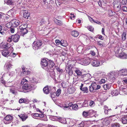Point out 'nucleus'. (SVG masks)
Returning a JSON list of instances; mask_svg holds the SVG:
<instances>
[{"label": "nucleus", "mask_w": 127, "mask_h": 127, "mask_svg": "<svg viewBox=\"0 0 127 127\" xmlns=\"http://www.w3.org/2000/svg\"><path fill=\"white\" fill-rule=\"evenodd\" d=\"M101 87L100 86L95 82H93L89 86V91L91 93H94L95 91L99 89Z\"/></svg>", "instance_id": "nucleus-1"}, {"label": "nucleus", "mask_w": 127, "mask_h": 127, "mask_svg": "<svg viewBox=\"0 0 127 127\" xmlns=\"http://www.w3.org/2000/svg\"><path fill=\"white\" fill-rule=\"evenodd\" d=\"M42 45V43L41 40H38L34 41L33 43L32 47L33 49H39Z\"/></svg>", "instance_id": "nucleus-2"}, {"label": "nucleus", "mask_w": 127, "mask_h": 127, "mask_svg": "<svg viewBox=\"0 0 127 127\" xmlns=\"http://www.w3.org/2000/svg\"><path fill=\"white\" fill-rule=\"evenodd\" d=\"M12 118V116L9 115H7L4 118V123L6 124H9L11 123Z\"/></svg>", "instance_id": "nucleus-3"}, {"label": "nucleus", "mask_w": 127, "mask_h": 127, "mask_svg": "<svg viewBox=\"0 0 127 127\" xmlns=\"http://www.w3.org/2000/svg\"><path fill=\"white\" fill-rule=\"evenodd\" d=\"M32 88V86L27 84H24L23 86L22 89L24 91L28 92L31 90Z\"/></svg>", "instance_id": "nucleus-4"}, {"label": "nucleus", "mask_w": 127, "mask_h": 127, "mask_svg": "<svg viewBox=\"0 0 127 127\" xmlns=\"http://www.w3.org/2000/svg\"><path fill=\"white\" fill-rule=\"evenodd\" d=\"M115 56L117 57L122 59H126L127 58V54L124 52H121L119 54L116 53Z\"/></svg>", "instance_id": "nucleus-5"}, {"label": "nucleus", "mask_w": 127, "mask_h": 127, "mask_svg": "<svg viewBox=\"0 0 127 127\" xmlns=\"http://www.w3.org/2000/svg\"><path fill=\"white\" fill-rule=\"evenodd\" d=\"M21 12L23 13L24 17L28 19V17H30V13L27 10H22L21 11Z\"/></svg>", "instance_id": "nucleus-6"}, {"label": "nucleus", "mask_w": 127, "mask_h": 127, "mask_svg": "<svg viewBox=\"0 0 127 127\" xmlns=\"http://www.w3.org/2000/svg\"><path fill=\"white\" fill-rule=\"evenodd\" d=\"M20 23L19 21L17 19L13 20L11 21L12 26L13 27H16L19 25Z\"/></svg>", "instance_id": "nucleus-7"}, {"label": "nucleus", "mask_w": 127, "mask_h": 127, "mask_svg": "<svg viewBox=\"0 0 127 127\" xmlns=\"http://www.w3.org/2000/svg\"><path fill=\"white\" fill-rule=\"evenodd\" d=\"M20 38V36L18 34H16L14 35H12L11 38H12V40L14 42H17L19 40Z\"/></svg>", "instance_id": "nucleus-8"}, {"label": "nucleus", "mask_w": 127, "mask_h": 127, "mask_svg": "<svg viewBox=\"0 0 127 127\" xmlns=\"http://www.w3.org/2000/svg\"><path fill=\"white\" fill-rule=\"evenodd\" d=\"M41 62L43 63H45V64H53L54 62L53 61L51 60H49L46 58H43V59L41 61Z\"/></svg>", "instance_id": "nucleus-9"}, {"label": "nucleus", "mask_w": 127, "mask_h": 127, "mask_svg": "<svg viewBox=\"0 0 127 127\" xmlns=\"http://www.w3.org/2000/svg\"><path fill=\"white\" fill-rule=\"evenodd\" d=\"M39 118L42 120L46 121L47 120L46 115L43 114H39Z\"/></svg>", "instance_id": "nucleus-10"}, {"label": "nucleus", "mask_w": 127, "mask_h": 127, "mask_svg": "<svg viewBox=\"0 0 127 127\" xmlns=\"http://www.w3.org/2000/svg\"><path fill=\"white\" fill-rule=\"evenodd\" d=\"M22 121H24L28 118V116L26 114H22L19 115Z\"/></svg>", "instance_id": "nucleus-11"}, {"label": "nucleus", "mask_w": 127, "mask_h": 127, "mask_svg": "<svg viewBox=\"0 0 127 127\" xmlns=\"http://www.w3.org/2000/svg\"><path fill=\"white\" fill-rule=\"evenodd\" d=\"M119 74L121 75H127V69H123L119 71Z\"/></svg>", "instance_id": "nucleus-12"}, {"label": "nucleus", "mask_w": 127, "mask_h": 127, "mask_svg": "<svg viewBox=\"0 0 127 127\" xmlns=\"http://www.w3.org/2000/svg\"><path fill=\"white\" fill-rule=\"evenodd\" d=\"M26 78L28 79L29 80L28 81L30 82V83H36V79L35 78H29L28 77H27Z\"/></svg>", "instance_id": "nucleus-13"}, {"label": "nucleus", "mask_w": 127, "mask_h": 127, "mask_svg": "<svg viewBox=\"0 0 127 127\" xmlns=\"http://www.w3.org/2000/svg\"><path fill=\"white\" fill-rule=\"evenodd\" d=\"M71 64H67L65 67V70L66 71H68V72H70L71 69L72 68Z\"/></svg>", "instance_id": "nucleus-14"}, {"label": "nucleus", "mask_w": 127, "mask_h": 127, "mask_svg": "<svg viewBox=\"0 0 127 127\" xmlns=\"http://www.w3.org/2000/svg\"><path fill=\"white\" fill-rule=\"evenodd\" d=\"M122 123L124 124H127V116H124L122 118Z\"/></svg>", "instance_id": "nucleus-15"}, {"label": "nucleus", "mask_w": 127, "mask_h": 127, "mask_svg": "<svg viewBox=\"0 0 127 127\" xmlns=\"http://www.w3.org/2000/svg\"><path fill=\"white\" fill-rule=\"evenodd\" d=\"M9 53L8 50H3L2 51V54L5 57L8 56Z\"/></svg>", "instance_id": "nucleus-16"}, {"label": "nucleus", "mask_w": 127, "mask_h": 127, "mask_svg": "<svg viewBox=\"0 0 127 127\" xmlns=\"http://www.w3.org/2000/svg\"><path fill=\"white\" fill-rule=\"evenodd\" d=\"M43 90L44 93L46 94H48L49 93L50 91L48 86H47L44 88Z\"/></svg>", "instance_id": "nucleus-17"}, {"label": "nucleus", "mask_w": 127, "mask_h": 127, "mask_svg": "<svg viewBox=\"0 0 127 127\" xmlns=\"http://www.w3.org/2000/svg\"><path fill=\"white\" fill-rule=\"evenodd\" d=\"M110 123V121L107 119V118H106L102 122L103 124L104 125L107 126Z\"/></svg>", "instance_id": "nucleus-18"}, {"label": "nucleus", "mask_w": 127, "mask_h": 127, "mask_svg": "<svg viewBox=\"0 0 127 127\" xmlns=\"http://www.w3.org/2000/svg\"><path fill=\"white\" fill-rule=\"evenodd\" d=\"M71 34L73 36L75 37H77L79 34L78 32L75 30L71 32Z\"/></svg>", "instance_id": "nucleus-19"}, {"label": "nucleus", "mask_w": 127, "mask_h": 127, "mask_svg": "<svg viewBox=\"0 0 127 127\" xmlns=\"http://www.w3.org/2000/svg\"><path fill=\"white\" fill-rule=\"evenodd\" d=\"M104 112L105 114H108L109 112H110L111 110L108 109V107L106 106H105L104 107Z\"/></svg>", "instance_id": "nucleus-20"}, {"label": "nucleus", "mask_w": 127, "mask_h": 127, "mask_svg": "<svg viewBox=\"0 0 127 127\" xmlns=\"http://www.w3.org/2000/svg\"><path fill=\"white\" fill-rule=\"evenodd\" d=\"M27 24H22L19 27V29L21 30L25 29L27 28Z\"/></svg>", "instance_id": "nucleus-21"}, {"label": "nucleus", "mask_w": 127, "mask_h": 127, "mask_svg": "<svg viewBox=\"0 0 127 127\" xmlns=\"http://www.w3.org/2000/svg\"><path fill=\"white\" fill-rule=\"evenodd\" d=\"M30 73V71L28 70H26L25 71H24L23 72H21V75L22 76H24L28 75Z\"/></svg>", "instance_id": "nucleus-22"}, {"label": "nucleus", "mask_w": 127, "mask_h": 127, "mask_svg": "<svg viewBox=\"0 0 127 127\" xmlns=\"http://www.w3.org/2000/svg\"><path fill=\"white\" fill-rule=\"evenodd\" d=\"M20 31L21 32V35L24 36V35L28 32V31L26 29L23 30H21Z\"/></svg>", "instance_id": "nucleus-23"}, {"label": "nucleus", "mask_w": 127, "mask_h": 127, "mask_svg": "<svg viewBox=\"0 0 127 127\" xmlns=\"http://www.w3.org/2000/svg\"><path fill=\"white\" fill-rule=\"evenodd\" d=\"M28 78H27V79L24 78L21 81V84H27V83L29 82L28 80Z\"/></svg>", "instance_id": "nucleus-24"}, {"label": "nucleus", "mask_w": 127, "mask_h": 127, "mask_svg": "<svg viewBox=\"0 0 127 127\" xmlns=\"http://www.w3.org/2000/svg\"><path fill=\"white\" fill-rule=\"evenodd\" d=\"M71 107H72L73 109L76 110L78 109V105L76 104H74L72 103V105H71Z\"/></svg>", "instance_id": "nucleus-25"}, {"label": "nucleus", "mask_w": 127, "mask_h": 127, "mask_svg": "<svg viewBox=\"0 0 127 127\" xmlns=\"http://www.w3.org/2000/svg\"><path fill=\"white\" fill-rule=\"evenodd\" d=\"M81 90L83 91L84 93H88L89 92L88 89L86 87H83Z\"/></svg>", "instance_id": "nucleus-26"}, {"label": "nucleus", "mask_w": 127, "mask_h": 127, "mask_svg": "<svg viewBox=\"0 0 127 127\" xmlns=\"http://www.w3.org/2000/svg\"><path fill=\"white\" fill-rule=\"evenodd\" d=\"M71 104L72 105V103H70L68 104L65 105L64 106H63L64 109L69 108L70 107H71Z\"/></svg>", "instance_id": "nucleus-27"}, {"label": "nucleus", "mask_w": 127, "mask_h": 127, "mask_svg": "<svg viewBox=\"0 0 127 127\" xmlns=\"http://www.w3.org/2000/svg\"><path fill=\"white\" fill-rule=\"evenodd\" d=\"M111 94L113 96H116L118 95L119 92L117 90H114L112 92Z\"/></svg>", "instance_id": "nucleus-28"}, {"label": "nucleus", "mask_w": 127, "mask_h": 127, "mask_svg": "<svg viewBox=\"0 0 127 127\" xmlns=\"http://www.w3.org/2000/svg\"><path fill=\"white\" fill-rule=\"evenodd\" d=\"M61 45L64 47H66L68 45V44L65 41L61 40Z\"/></svg>", "instance_id": "nucleus-29"}, {"label": "nucleus", "mask_w": 127, "mask_h": 127, "mask_svg": "<svg viewBox=\"0 0 127 127\" xmlns=\"http://www.w3.org/2000/svg\"><path fill=\"white\" fill-rule=\"evenodd\" d=\"M103 87L104 89L105 90L109 89L110 87V85L108 84L104 85L103 86Z\"/></svg>", "instance_id": "nucleus-30"}, {"label": "nucleus", "mask_w": 127, "mask_h": 127, "mask_svg": "<svg viewBox=\"0 0 127 127\" xmlns=\"http://www.w3.org/2000/svg\"><path fill=\"white\" fill-rule=\"evenodd\" d=\"M11 64H5L4 68L5 69L7 68L8 69H10L11 68Z\"/></svg>", "instance_id": "nucleus-31"}, {"label": "nucleus", "mask_w": 127, "mask_h": 127, "mask_svg": "<svg viewBox=\"0 0 127 127\" xmlns=\"http://www.w3.org/2000/svg\"><path fill=\"white\" fill-rule=\"evenodd\" d=\"M108 13L110 16H112L115 15V13L111 10H109L108 11Z\"/></svg>", "instance_id": "nucleus-32"}, {"label": "nucleus", "mask_w": 127, "mask_h": 127, "mask_svg": "<svg viewBox=\"0 0 127 127\" xmlns=\"http://www.w3.org/2000/svg\"><path fill=\"white\" fill-rule=\"evenodd\" d=\"M84 117L86 118L89 115L88 111H84L82 114Z\"/></svg>", "instance_id": "nucleus-33"}, {"label": "nucleus", "mask_w": 127, "mask_h": 127, "mask_svg": "<svg viewBox=\"0 0 127 127\" xmlns=\"http://www.w3.org/2000/svg\"><path fill=\"white\" fill-rule=\"evenodd\" d=\"M111 127H119L120 125L117 123H113L111 125Z\"/></svg>", "instance_id": "nucleus-34"}, {"label": "nucleus", "mask_w": 127, "mask_h": 127, "mask_svg": "<svg viewBox=\"0 0 127 127\" xmlns=\"http://www.w3.org/2000/svg\"><path fill=\"white\" fill-rule=\"evenodd\" d=\"M75 73H76L77 75L78 76L80 75H81L82 72L80 71L78 69H76L75 70Z\"/></svg>", "instance_id": "nucleus-35"}, {"label": "nucleus", "mask_w": 127, "mask_h": 127, "mask_svg": "<svg viewBox=\"0 0 127 127\" xmlns=\"http://www.w3.org/2000/svg\"><path fill=\"white\" fill-rule=\"evenodd\" d=\"M61 92V90L59 88L58 89L56 92V95L57 96H59Z\"/></svg>", "instance_id": "nucleus-36"}, {"label": "nucleus", "mask_w": 127, "mask_h": 127, "mask_svg": "<svg viewBox=\"0 0 127 127\" xmlns=\"http://www.w3.org/2000/svg\"><path fill=\"white\" fill-rule=\"evenodd\" d=\"M126 33L123 32L122 35V39L124 41L126 39Z\"/></svg>", "instance_id": "nucleus-37"}, {"label": "nucleus", "mask_w": 127, "mask_h": 127, "mask_svg": "<svg viewBox=\"0 0 127 127\" xmlns=\"http://www.w3.org/2000/svg\"><path fill=\"white\" fill-rule=\"evenodd\" d=\"M6 3L7 4L12 5L14 4V2L12 0H8Z\"/></svg>", "instance_id": "nucleus-38"}, {"label": "nucleus", "mask_w": 127, "mask_h": 127, "mask_svg": "<svg viewBox=\"0 0 127 127\" xmlns=\"http://www.w3.org/2000/svg\"><path fill=\"white\" fill-rule=\"evenodd\" d=\"M62 85L63 88H66L67 86V84L65 82H63L62 83Z\"/></svg>", "instance_id": "nucleus-39"}, {"label": "nucleus", "mask_w": 127, "mask_h": 127, "mask_svg": "<svg viewBox=\"0 0 127 127\" xmlns=\"http://www.w3.org/2000/svg\"><path fill=\"white\" fill-rule=\"evenodd\" d=\"M33 116V118L35 119H40V118H38L39 114L37 113L34 114Z\"/></svg>", "instance_id": "nucleus-40"}, {"label": "nucleus", "mask_w": 127, "mask_h": 127, "mask_svg": "<svg viewBox=\"0 0 127 127\" xmlns=\"http://www.w3.org/2000/svg\"><path fill=\"white\" fill-rule=\"evenodd\" d=\"M48 64H42L41 65L42 67L44 69H46L48 67Z\"/></svg>", "instance_id": "nucleus-41"}, {"label": "nucleus", "mask_w": 127, "mask_h": 127, "mask_svg": "<svg viewBox=\"0 0 127 127\" xmlns=\"http://www.w3.org/2000/svg\"><path fill=\"white\" fill-rule=\"evenodd\" d=\"M26 100L24 98H21L19 99V102L20 103H25Z\"/></svg>", "instance_id": "nucleus-42"}, {"label": "nucleus", "mask_w": 127, "mask_h": 127, "mask_svg": "<svg viewBox=\"0 0 127 127\" xmlns=\"http://www.w3.org/2000/svg\"><path fill=\"white\" fill-rule=\"evenodd\" d=\"M87 111L89 115L93 114L94 112V110H90Z\"/></svg>", "instance_id": "nucleus-43"}, {"label": "nucleus", "mask_w": 127, "mask_h": 127, "mask_svg": "<svg viewBox=\"0 0 127 127\" xmlns=\"http://www.w3.org/2000/svg\"><path fill=\"white\" fill-rule=\"evenodd\" d=\"M70 15H71V16L69 17L70 19L72 20L74 19L75 17V16L74 14L73 13H71L70 14Z\"/></svg>", "instance_id": "nucleus-44"}, {"label": "nucleus", "mask_w": 127, "mask_h": 127, "mask_svg": "<svg viewBox=\"0 0 127 127\" xmlns=\"http://www.w3.org/2000/svg\"><path fill=\"white\" fill-rule=\"evenodd\" d=\"M3 46H5V47H3V48H4L7 49L9 47V44L7 43H4V44L3 45Z\"/></svg>", "instance_id": "nucleus-45"}, {"label": "nucleus", "mask_w": 127, "mask_h": 127, "mask_svg": "<svg viewBox=\"0 0 127 127\" xmlns=\"http://www.w3.org/2000/svg\"><path fill=\"white\" fill-rule=\"evenodd\" d=\"M99 1L98 2H99L100 3H102L103 4H106V0H99ZM98 4L99 3H98Z\"/></svg>", "instance_id": "nucleus-46"}, {"label": "nucleus", "mask_w": 127, "mask_h": 127, "mask_svg": "<svg viewBox=\"0 0 127 127\" xmlns=\"http://www.w3.org/2000/svg\"><path fill=\"white\" fill-rule=\"evenodd\" d=\"M57 23L59 25H61L63 24L62 22L60 20H57Z\"/></svg>", "instance_id": "nucleus-47"}, {"label": "nucleus", "mask_w": 127, "mask_h": 127, "mask_svg": "<svg viewBox=\"0 0 127 127\" xmlns=\"http://www.w3.org/2000/svg\"><path fill=\"white\" fill-rule=\"evenodd\" d=\"M117 6V11H119L121 9V6L120 5L117 4L116 5Z\"/></svg>", "instance_id": "nucleus-48"}, {"label": "nucleus", "mask_w": 127, "mask_h": 127, "mask_svg": "<svg viewBox=\"0 0 127 127\" xmlns=\"http://www.w3.org/2000/svg\"><path fill=\"white\" fill-rule=\"evenodd\" d=\"M84 122H82L80 124L78 125V127H84Z\"/></svg>", "instance_id": "nucleus-49"}, {"label": "nucleus", "mask_w": 127, "mask_h": 127, "mask_svg": "<svg viewBox=\"0 0 127 127\" xmlns=\"http://www.w3.org/2000/svg\"><path fill=\"white\" fill-rule=\"evenodd\" d=\"M55 93H53L51 94V96L53 100L55 99V97L56 96L55 95Z\"/></svg>", "instance_id": "nucleus-50"}, {"label": "nucleus", "mask_w": 127, "mask_h": 127, "mask_svg": "<svg viewBox=\"0 0 127 127\" xmlns=\"http://www.w3.org/2000/svg\"><path fill=\"white\" fill-rule=\"evenodd\" d=\"M87 28L89 30L91 31H93L94 29L91 26L88 27Z\"/></svg>", "instance_id": "nucleus-51"}, {"label": "nucleus", "mask_w": 127, "mask_h": 127, "mask_svg": "<svg viewBox=\"0 0 127 127\" xmlns=\"http://www.w3.org/2000/svg\"><path fill=\"white\" fill-rule=\"evenodd\" d=\"M83 48L82 47L80 46L78 47L77 48V50L79 51V52H82L83 49Z\"/></svg>", "instance_id": "nucleus-52"}, {"label": "nucleus", "mask_w": 127, "mask_h": 127, "mask_svg": "<svg viewBox=\"0 0 127 127\" xmlns=\"http://www.w3.org/2000/svg\"><path fill=\"white\" fill-rule=\"evenodd\" d=\"M61 40L60 41L59 39H57L55 40L56 43L57 45H59L60 43L61 44Z\"/></svg>", "instance_id": "nucleus-53"}, {"label": "nucleus", "mask_w": 127, "mask_h": 127, "mask_svg": "<svg viewBox=\"0 0 127 127\" xmlns=\"http://www.w3.org/2000/svg\"><path fill=\"white\" fill-rule=\"evenodd\" d=\"M122 3L123 5H127V0H122Z\"/></svg>", "instance_id": "nucleus-54"}, {"label": "nucleus", "mask_w": 127, "mask_h": 127, "mask_svg": "<svg viewBox=\"0 0 127 127\" xmlns=\"http://www.w3.org/2000/svg\"><path fill=\"white\" fill-rule=\"evenodd\" d=\"M122 10L124 11L127 12V8L126 6H123L122 8Z\"/></svg>", "instance_id": "nucleus-55"}, {"label": "nucleus", "mask_w": 127, "mask_h": 127, "mask_svg": "<svg viewBox=\"0 0 127 127\" xmlns=\"http://www.w3.org/2000/svg\"><path fill=\"white\" fill-rule=\"evenodd\" d=\"M122 82H123L124 83L127 84V79L126 78H124L123 79L122 81Z\"/></svg>", "instance_id": "nucleus-56"}, {"label": "nucleus", "mask_w": 127, "mask_h": 127, "mask_svg": "<svg viewBox=\"0 0 127 127\" xmlns=\"http://www.w3.org/2000/svg\"><path fill=\"white\" fill-rule=\"evenodd\" d=\"M105 80L104 79H102L100 81V83L102 84L104 83L105 82Z\"/></svg>", "instance_id": "nucleus-57"}, {"label": "nucleus", "mask_w": 127, "mask_h": 127, "mask_svg": "<svg viewBox=\"0 0 127 127\" xmlns=\"http://www.w3.org/2000/svg\"><path fill=\"white\" fill-rule=\"evenodd\" d=\"M2 79V78H1L0 79V81L1 82L3 85H5V84L6 83L5 81L3 80Z\"/></svg>", "instance_id": "nucleus-58"}, {"label": "nucleus", "mask_w": 127, "mask_h": 127, "mask_svg": "<svg viewBox=\"0 0 127 127\" xmlns=\"http://www.w3.org/2000/svg\"><path fill=\"white\" fill-rule=\"evenodd\" d=\"M45 23V21L43 19H42L40 21V25H42L44 24Z\"/></svg>", "instance_id": "nucleus-59"}, {"label": "nucleus", "mask_w": 127, "mask_h": 127, "mask_svg": "<svg viewBox=\"0 0 127 127\" xmlns=\"http://www.w3.org/2000/svg\"><path fill=\"white\" fill-rule=\"evenodd\" d=\"M5 15L4 13L2 12H0V19L2 18L3 16L4 17Z\"/></svg>", "instance_id": "nucleus-60"}, {"label": "nucleus", "mask_w": 127, "mask_h": 127, "mask_svg": "<svg viewBox=\"0 0 127 127\" xmlns=\"http://www.w3.org/2000/svg\"><path fill=\"white\" fill-rule=\"evenodd\" d=\"M12 38H11V36L10 37H8L7 38V41H8V42H10L12 41Z\"/></svg>", "instance_id": "nucleus-61"}, {"label": "nucleus", "mask_w": 127, "mask_h": 127, "mask_svg": "<svg viewBox=\"0 0 127 127\" xmlns=\"http://www.w3.org/2000/svg\"><path fill=\"white\" fill-rule=\"evenodd\" d=\"M22 71L21 72H23L24 71H26V70L25 67L24 66H22Z\"/></svg>", "instance_id": "nucleus-62"}, {"label": "nucleus", "mask_w": 127, "mask_h": 127, "mask_svg": "<svg viewBox=\"0 0 127 127\" xmlns=\"http://www.w3.org/2000/svg\"><path fill=\"white\" fill-rule=\"evenodd\" d=\"M90 54H91L93 56H95V53L94 51H91V53H90Z\"/></svg>", "instance_id": "nucleus-63"}, {"label": "nucleus", "mask_w": 127, "mask_h": 127, "mask_svg": "<svg viewBox=\"0 0 127 127\" xmlns=\"http://www.w3.org/2000/svg\"><path fill=\"white\" fill-rule=\"evenodd\" d=\"M123 91L126 93L127 94V88H124L123 89Z\"/></svg>", "instance_id": "nucleus-64"}]
</instances>
